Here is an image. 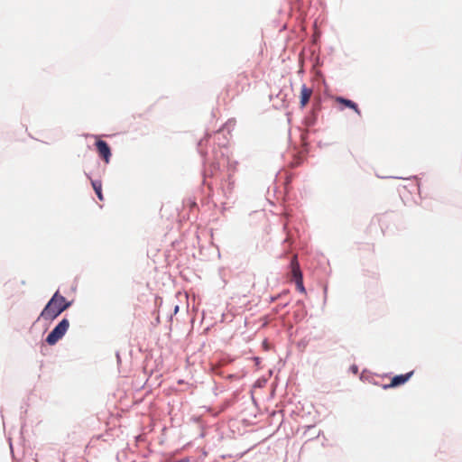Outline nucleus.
<instances>
[{"label":"nucleus","mask_w":462,"mask_h":462,"mask_svg":"<svg viewBox=\"0 0 462 462\" xmlns=\"http://www.w3.org/2000/svg\"><path fill=\"white\" fill-rule=\"evenodd\" d=\"M70 306V302L56 291L42 310L40 317L46 320H52Z\"/></svg>","instance_id":"f257e3e1"},{"label":"nucleus","mask_w":462,"mask_h":462,"mask_svg":"<svg viewBox=\"0 0 462 462\" xmlns=\"http://www.w3.org/2000/svg\"><path fill=\"white\" fill-rule=\"evenodd\" d=\"M69 327V320L67 319H63L47 336L46 342L49 345L56 344L65 335Z\"/></svg>","instance_id":"f03ea898"},{"label":"nucleus","mask_w":462,"mask_h":462,"mask_svg":"<svg viewBox=\"0 0 462 462\" xmlns=\"http://www.w3.org/2000/svg\"><path fill=\"white\" fill-rule=\"evenodd\" d=\"M291 280L295 282L296 288L299 291L305 293L302 273L296 255H294L291 261Z\"/></svg>","instance_id":"7ed1b4c3"},{"label":"nucleus","mask_w":462,"mask_h":462,"mask_svg":"<svg viewBox=\"0 0 462 462\" xmlns=\"http://www.w3.org/2000/svg\"><path fill=\"white\" fill-rule=\"evenodd\" d=\"M96 148L99 156L106 162V163H108L111 157V150L108 144L105 141L98 140L96 142Z\"/></svg>","instance_id":"20e7f679"},{"label":"nucleus","mask_w":462,"mask_h":462,"mask_svg":"<svg viewBox=\"0 0 462 462\" xmlns=\"http://www.w3.org/2000/svg\"><path fill=\"white\" fill-rule=\"evenodd\" d=\"M312 94L313 89L311 88L307 87L305 84L301 86L300 92V106L301 109L308 105Z\"/></svg>","instance_id":"39448f33"},{"label":"nucleus","mask_w":462,"mask_h":462,"mask_svg":"<svg viewBox=\"0 0 462 462\" xmlns=\"http://www.w3.org/2000/svg\"><path fill=\"white\" fill-rule=\"evenodd\" d=\"M413 374V371H411L405 374H399L393 377L391 383L388 385H384V388H393L399 385L404 384Z\"/></svg>","instance_id":"423d86ee"},{"label":"nucleus","mask_w":462,"mask_h":462,"mask_svg":"<svg viewBox=\"0 0 462 462\" xmlns=\"http://www.w3.org/2000/svg\"><path fill=\"white\" fill-rule=\"evenodd\" d=\"M336 102L353 109L358 116H361V111L359 110L357 105L355 102H353L352 100H349V99H346V98H344L341 97H336Z\"/></svg>","instance_id":"0eeeda50"},{"label":"nucleus","mask_w":462,"mask_h":462,"mask_svg":"<svg viewBox=\"0 0 462 462\" xmlns=\"http://www.w3.org/2000/svg\"><path fill=\"white\" fill-rule=\"evenodd\" d=\"M92 187L100 200H103L102 183L100 180H91Z\"/></svg>","instance_id":"6e6552de"}]
</instances>
